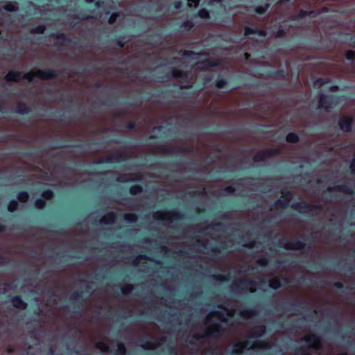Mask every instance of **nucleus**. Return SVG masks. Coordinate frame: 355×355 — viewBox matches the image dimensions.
<instances>
[{"label":"nucleus","instance_id":"nucleus-8","mask_svg":"<svg viewBox=\"0 0 355 355\" xmlns=\"http://www.w3.org/2000/svg\"><path fill=\"white\" fill-rule=\"evenodd\" d=\"M282 198L275 200V207L278 209H286L290 206V202L293 199V193L290 190L282 189L281 191Z\"/></svg>","mask_w":355,"mask_h":355},{"label":"nucleus","instance_id":"nucleus-33","mask_svg":"<svg viewBox=\"0 0 355 355\" xmlns=\"http://www.w3.org/2000/svg\"><path fill=\"white\" fill-rule=\"evenodd\" d=\"M227 227V225H225L222 222H216L214 223H211L207 226V229L213 230L216 232H220L221 230H225Z\"/></svg>","mask_w":355,"mask_h":355},{"label":"nucleus","instance_id":"nucleus-59","mask_svg":"<svg viewBox=\"0 0 355 355\" xmlns=\"http://www.w3.org/2000/svg\"><path fill=\"white\" fill-rule=\"evenodd\" d=\"M345 58L349 61L355 60V51L353 50H348L345 53Z\"/></svg>","mask_w":355,"mask_h":355},{"label":"nucleus","instance_id":"nucleus-22","mask_svg":"<svg viewBox=\"0 0 355 355\" xmlns=\"http://www.w3.org/2000/svg\"><path fill=\"white\" fill-rule=\"evenodd\" d=\"M21 71L10 70L6 75L5 80L7 82H19L21 79Z\"/></svg>","mask_w":355,"mask_h":355},{"label":"nucleus","instance_id":"nucleus-5","mask_svg":"<svg viewBox=\"0 0 355 355\" xmlns=\"http://www.w3.org/2000/svg\"><path fill=\"white\" fill-rule=\"evenodd\" d=\"M224 331L222 326L218 323H213L210 328L207 329L204 334H196L193 336V338L196 340H200L202 338L214 337L219 338Z\"/></svg>","mask_w":355,"mask_h":355},{"label":"nucleus","instance_id":"nucleus-50","mask_svg":"<svg viewBox=\"0 0 355 355\" xmlns=\"http://www.w3.org/2000/svg\"><path fill=\"white\" fill-rule=\"evenodd\" d=\"M95 346L97 349H100L103 352H110V347L105 342L99 341L96 343Z\"/></svg>","mask_w":355,"mask_h":355},{"label":"nucleus","instance_id":"nucleus-48","mask_svg":"<svg viewBox=\"0 0 355 355\" xmlns=\"http://www.w3.org/2000/svg\"><path fill=\"white\" fill-rule=\"evenodd\" d=\"M227 85L228 81L223 78H218L214 83V86L218 89H223Z\"/></svg>","mask_w":355,"mask_h":355},{"label":"nucleus","instance_id":"nucleus-25","mask_svg":"<svg viewBox=\"0 0 355 355\" xmlns=\"http://www.w3.org/2000/svg\"><path fill=\"white\" fill-rule=\"evenodd\" d=\"M267 75L268 77L275 78H285L288 76V73L284 69H278V70H268L267 71Z\"/></svg>","mask_w":355,"mask_h":355},{"label":"nucleus","instance_id":"nucleus-55","mask_svg":"<svg viewBox=\"0 0 355 355\" xmlns=\"http://www.w3.org/2000/svg\"><path fill=\"white\" fill-rule=\"evenodd\" d=\"M166 354L164 355H177V350L173 344L168 345L165 349Z\"/></svg>","mask_w":355,"mask_h":355},{"label":"nucleus","instance_id":"nucleus-12","mask_svg":"<svg viewBox=\"0 0 355 355\" xmlns=\"http://www.w3.org/2000/svg\"><path fill=\"white\" fill-rule=\"evenodd\" d=\"M83 291H76L70 296L69 300L71 302L74 308L80 309L84 306Z\"/></svg>","mask_w":355,"mask_h":355},{"label":"nucleus","instance_id":"nucleus-20","mask_svg":"<svg viewBox=\"0 0 355 355\" xmlns=\"http://www.w3.org/2000/svg\"><path fill=\"white\" fill-rule=\"evenodd\" d=\"M130 174H123L119 175L116 178V181L121 183H126L128 182H142L143 175L141 174H137L135 178H130Z\"/></svg>","mask_w":355,"mask_h":355},{"label":"nucleus","instance_id":"nucleus-30","mask_svg":"<svg viewBox=\"0 0 355 355\" xmlns=\"http://www.w3.org/2000/svg\"><path fill=\"white\" fill-rule=\"evenodd\" d=\"M105 14L106 15H110V16L108 19V24L110 25L114 24L115 22L116 21L117 19L119 17H121V16H123V13L121 12L117 11V12H114L112 13H110V11L108 10L105 11Z\"/></svg>","mask_w":355,"mask_h":355},{"label":"nucleus","instance_id":"nucleus-56","mask_svg":"<svg viewBox=\"0 0 355 355\" xmlns=\"http://www.w3.org/2000/svg\"><path fill=\"white\" fill-rule=\"evenodd\" d=\"M124 40V37L121 36V35H117L116 36V38L114 40V42L116 43V44L120 48V49H123L125 45V42L123 41Z\"/></svg>","mask_w":355,"mask_h":355},{"label":"nucleus","instance_id":"nucleus-49","mask_svg":"<svg viewBox=\"0 0 355 355\" xmlns=\"http://www.w3.org/2000/svg\"><path fill=\"white\" fill-rule=\"evenodd\" d=\"M194 23L191 20L188 19L182 23L180 28L184 31H189L194 27Z\"/></svg>","mask_w":355,"mask_h":355},{"label":"nucleus","instance_id":"nucleus-53","mask_svg":"<svg viewBox=\"0 0 355 355\" xmlns=\"http://www.w3.org/2000/svg\"><path fill=\"white\" fill-rule=\"evenodd\" d=\"M198 15L202 19L210 18L209 12L206 8H200L198 12Z\"/></svg>","mask_w":355,"mask_h":355},{"label":"nucleus","instance_id":"nucleus-62","mask_svg":"<svg viewBox=\"0 0 355 355\" xmlns=\"http://www.w3.org/2000/svg\"><path fill=\"white\" fill-rule=\"evenodd\" d=\"M214 279L217 281L226 282L230 279V275H214Z\"/></svg>","mask_w":355,"mask_h":355},{"label":"nucleus","instance_id":"nucleus-54","mask_svg":"<svg viewBox=\"0 0 355 355\" xmlns=\"http://www.w3.org/2000/svg\"><path fill=\"white\" fill-rule=\"evenodd\" d=\"M253 162L255 163L263 162L266 160V157L264 155L263 151H260L257 153L252 158Z\"/></svg>","mask_w":355,"mask_h":355},{"label":"nucleus","instance_id":"nucleus-18","mask_svg":"<svg viewBox=\"0 0 355 355\" xmlns=\"http://www.w3.org/2000/svg\"><path fill=\"white\" fill-rule=\"evenodd\" d=\"M327 191H329V192L339 191V192H342L343 193L349 194V195H352L354 193V191L352 189L351 187L347 183H344L343 184L335 185L332 187H328Z\"/></svg>","mask_w":355,"mask_h":355},{"label":"nucleus","instance_id":"nucleus-42","mask_svg":"<svg viewBox=\"0 0 355 355\" xmlns=\"http://www.w3.org/2000/svg\"><path fill=\"white\" fill-rule=\"evenodd\" d=\"M210 315L211 316L217 317L219 319V320L222 322L225 323L228 321V319L225 315V314L218 310H214V311H211Z\"/></svg>","mask_w":355,"mask_h":355},{"label":"nucleus","instance_id":"nucleus-1","mask_svg":"<svg viewBox=\"0 0 355 355\" xmlns=\"http://www.w3.org/2000/svg\"><path fill=\"white\" fill-rule=\"evenodd\" d=\"M189 73L177 68H171L170 71L163 76L157 77V82L163 83L168 81L172 78H181L184 80V83L180 85V89H190L192 87L191 78H189Z\"/></svg>","mask_w":355,"mask_h":355},{"label":"nucleus","instance_id":"nucleus-24","mask_svg":"<svg viewBox=\"0 0 355 355\" xmlns=\"http://www.w3.org/2000/svg\"><path fill=\"white\" fill-rule=\"evenodd\" d=\"M168 214L169 216L165 218L168 221H172L173 220H183L185 218V214L177 209L171 210Z\"/></svg>","mask_w":355,"mask_h":355},{"label":"nucleus","instance_id":"nucleus-43","mask_svg":"<svg viewBox=\"0 0 355 355\" xmlns=\"http://www.w3.org/2000/svg\"><path fill=\"white\" fill-rule=\"evenodd\" d=\"M127 352V349L125 344L122 342H119L117 343V349L115 351V355H125Z\"/></svg>","mask_w":355,"mask_h":355},{"label":"nucleus","instance_id":"nucleus-37","mask_svg":"<svg viewBox=\"0 0 355 355\" xmlns=\"http://www.w3.org/2000/svg\"><path fill=\"white\" fill-rule=\"evenodd\" d=\"M268 286L273 290H277L282 286V284L279 278L273 277L269 280Z\"/></svg>","mask_w":355,"mask_h":355},{"label":"nucleus","instance_id":"nucleus-57","mask_svg":"<svg viewBox=\"0 0 355 355\" xmlns=\"http://www.w3.org/2000/svg\"><path fill=\"white\" fill-rule=\"evenodd\" d=\"M286 35V29L284 26H279L276 31V37H284Z\"/></svg>","mask_w":355,"mask_h":355},{"label":"nucleus","instance_id":"nucleus-10","mask_svg":"<svg viewBox=\"0 0 355 355\" xmlns=\"http://www.w3.org/2000/svg\"><path fill=\"white\" fill-rule=\"evenodd\" d=\"M55 196L54 192L51 189L42 191L41 198H37L34 202V206L37 210H42L46 206V200H51Z\"/></svg>","mask_w":355,"mask_h":355},{"label":"nucleus","instance_id":"nucleus-3","mask_svg":"<svg viewBox=\"0 0 355 355\" xmlns=\"http://www.w3.org/2000/svg\"><path fill=\"white\" fill-rule=\"evenodd\" d=\"M59 72L55 69L37 70L36 72L29 71L24 74L22 78L28 82H32L34 77L42 80H48L57 78Z\"/></svg>","mask_w":355,"mask_h":355},{"label":"nucleus","instance_id":"nucleus-26","mask_svg":"<svg viewBox=\"0 0 355 355\" xmlns=\"http://www.w3.org/2000/svg\"><path fill=\"white\" fill-rule=\"evenodd\" d=\"M161 151L166 153H174L175 152H181V153H190L191 152V148L179 146L176 148H162L160 149Z\"/></svg>","mask_w":355,"mask_h":355},{"label":"nucleus","instance_id":"nucleus-63","mask_svg":"<svg viewBox=\"0 0 355 355\" xmlns=\"http://www.w3.org/2000/svg\"><path fill=\"white\" fill-rule=\"evenodd\" d=\"M256 33V28H252L251 27H249V26H245L244 28V35L245 37H248L250 35H252V34H255Z\"/></svg>","mask_w":355,"mask_h":355},{"label":"nucleus","instance_id":"nucleus-36","mask_svg":"<svg viewBox=\"0 0 355 355\" xmlns=\"http://www.w3.org/2000/svg\"><path fill=\"white\" fill-rule=\"evenodd\" d=\"M330 82H332V79L330 78H318L314 81L313 85L315 87L320 88L322 86H324L326 83Z\"/></svg>","mask_w":355,"mask_h":355},{"label":"nucleus","instance_id":"nucleus-6","mask_svg":"<svg viewBox=\"0 0 355 355\" xmlns=\"http://www.w3.org/2000/svg\"><path fill=\"white\" fill-rule=\"evenodd\" d=\"M338 96L322 94L318 98V107L328 111L333 105H336L338 101Z\"/></svg>","mask_w":355,"mask_h":355},{"label":"nucleus","instance_id":"nucleus-2","mask_svg":"<svg viewBox=\"0 0 355 355\" xmlns=\"http://www.w3.org/2000/svg\"><path fill=\"white\" fill-rule=\"evenodd\" d=\"M271 346L272 343L268 341L256 340L252 343L249 340H245L234 344L231 355H241L245 349L270 348Z\"/></svg>","mask_w":355,"mask_h":355},{"label":"nucleus","instance_id":"nucleus-60","mask_svg":"<svg viewBox=\"0 0 355 355\" xmlns=\"http://www.w3.org/2000/svg\"><path fill=\"white\" fill-rule=\"evenodd\" d=\"M257 263L258 265H259L261 267H266L269 263V259L265 257L259 258Z\"/></svg>","mask_w":355,"mask_h":355},{"label":"nucleus","instance_id":"nucleus-45","mask_svg":"<svg viewBox=\"0 0 355 355\" xmlns=\"http://www.w3.org/2000/svg\"><path fill=\"white\" fill-rule=\"evenodd\" d=\"M178 54L187 58H191L194 55H200L199 53L191 50H180L178 51Z\"/></svg>","mask_w":355,"mask_h":355},{"label":"nucleus","instance_id":"nucleus-44","mask_svg":"<svg viewBox=\"0 0 355 355\" xmlns=\"http://www.w3.org/2000/svg\"><path fill=\"white\" fill-rule=\"evenodd\" d=\"M123 219L128 223H132L137 220L138 216L135 213H126L123 215Z\"/></svg>","mask_w":355,"mask_h":355},{"label":"nucleus","instance_id":"nucleus-38","mask_svg":"<svg viewBox=\"0 0 355 355\" xmlns=\"http://www.w3.org/2000/svg\"><path fill=\"white\" fill-rule=\"evenodd\" d=\"M16 197V200L23 203L27 202L29 200V194L26 191H21L18 192Z\"/></svg>","mask_w":355,"mask_h":355},{"label":"nucleus","instance_id":"nucleus-14","mask_svg":"<svg viewBox=\"0 0 355 355\" xmlns=\"http://www.w3.org/2000/svg\"><path fill=\"white\" fill-rule=\"evenodd\" d=\"M303 340L306 343L309 344V347L311 348L318 349L321 346L322 338L315 334H311L304 337Z\"/></svg>","mask_w":355,"mask_h":355},{"label":"nucleus","instance_id":"nucleus-16","mask_svg":"<svg viewBox=\"0 0 355 355\" xmlns=\"http://www.w3.org/2000/svg\"><path fill=\"white\" fill-rule=\"evenodd\" d=\"M116 219L117 213L113 211H110L104 214L101 218L99 223L105 225H113L116 223Z\"/></svg>","mask_w":355,"mask_h":355},{"label":"nucleus","instance_id":"nucleus-28","mask_svg":"<svg viewBox=\"0 0 355 355\" xmlns=\"http://www.w3.org/2000/svg\"><path fill=\"white\" fill-rule=\"evenodd\" d=\"M229 246V244L226 241L220 242L219 247L213 246L210 248L208 253L211 256H215L220 253L223 250H225Z\"/></svg>","mask_w":355,"mask_h":355},{"label":"nucleus","instance_id":"nucleus-61","mask_svg":"<svg viewBox=\"0 0 355 355\" xmlns=\"http://www.w3.org/2000/svg\"><path fill=\"white\" fill-rule=\"evenodd\" d=\"M68 146H69V145H68L67 143L64 141H55L54 142V148H62Z\"/></svg>","mask_w":355,"mask_h":355},{"label":"nucleus","instance_id":"nucleus-35","mask_svg":"<svg viewBox=\"0 0 355 355\" xmlns=\"http://www.w3.org/2000/svg\"><path fill=\"white\" fill-rule=\"evenodd\" d=\"M141 259H146V260H148V261H155L157 264H159V265H162V262L161 261H158V260H155L153 259V258L150 257H148L147 255L146 254H140L139 256H137L133 261H132V264L135 265V266H137L138 265L139 262V260Z\"/></svg>","mask_w":355,"mask_h":355},{"label":"nucleus","instance_id":"nucleus-47","mask_svg":"<svg viewBox=\"0 0 355 355\" xmlns=\"http://www.w3.org/2000/svg\"><path fill=\"white\" fill-rule=\"evenodd\" d=\"M46 29L45 24H40L30 30L31 34H43Z\"/></svg>","mask_w":355,"mask_h":355},{"label":"nucleus","instance_id":"nucleus-39","mask_svg":"<svg viewBox=\"0 0 355 355\" xmlns=\"http://www.w3.org/2000/svg\"><path fill=\"white\" fill-rule=\"evenodd\" d=\"M286 141L290 144H297L300 141V137L295 132H289L286 136Z\"/></svg>","mask_w":355,"mask_h":355},{"label":"nucleus","instance_id":"nucleus-46","mask_svg":"<svg viewBox=\"0 0 355 355\" xmlns=\"http://www.w3.org/2000/svg\"><path fill=\"white\" fill-rule=\"evenodd\" d=\"M269 8H270L269 3H266L263 6H258L255 7L254 12L258 15H264L265 13L267 12Z\"/></svg>","mask_w":355,"mask_h":355},{"label":"nucleus","instance_id":"nucleus-9","mask_svg":"<svg viewBox=\"0 0 355 355\" xmlns=\"http://www.w3.org/2000/svg\"><path fill=\"white\" fill-rule=\"evenodd\" d=\"M129 159V155L125 152H121L116 155L107 156L104 159H97L95 163L97 164H116L121 162L127 161Z\"/></svg>","mask_w":355,"mask_h":355},{"label":"nucleus","instance_id":"nucleus-32","mask_svg":"<svg viewBox=\"0 0 355 355\" xmlns=\"http://www.w3.org/2000/svg\"><path fill=\"white\" fill-rule=\"evenodd\" d=\"M258 314L259 312L255 309H244L240 311V315L243 318H250Z\"/></svg>","mask_w":355,"mask_h":355},{"label":"nucleus","instance_id":"nucleus-41","mask_svg":"<svg viewBox=\"0 0 355 355\" xmlns=\"http://www.w3.org/2000/svg\"><path fill=\"white\" fill-rule=\"evenodd\" d=\"M143 191V187L140 184H134L130 187L129 193L132 196L141 193Z\"/></svg>","mask_w":355,"mask_h":355},{"label":"nucleus","instance_id":"nucleus-17","mask_svg":"<svg viewBox=\"0 0 355 355\" xmlns=\"http://www.w3.org/2000/svg\"><path fill=\"white\" fill-rule=\"evenodd\" d=\"M202 65V69L204 71H211L214 67H218L221 65V61L219 59H205L198 63Z\"/></svg>","mask_w":355,"mask_h":355},{"label":"nucleus","instance_id":"nucleus-31","mask_svg":"<svg viewBox=\"0 0 355 355\" xmlns=\"http://www.w3.org/2000/svg\"><path fill=\"white\" fill-rule=\"evenodd\" d=\"M15 112L19 114H28L31 112V108L27 106L24 103H20L15 107Z\"/></svg>","mask_w":355,"mask_h":355},{"label":"nucleus","instance_id":"nucleus-15","mask_svg":"<svg viewBox=\"0 0 355 355\" xmlns=\"http://www.w3.org/2000/svg\"><path fill=\"white\" fill-rule=\"evenodd\" d=\"M257 286V282L253 279H246L242 281L236 282L232 288L235 291H247L248 286Z\"/></svg>","mask_w":355,"mask_h":355},{"label":"nucleus","instance_id":"nucleus-64","mask_svg":"<svg viewBox=\"0 0 355 355\" xmlns=\"http://www.w3.org/2000/svg\"><path fill=\"white\" fill-rule=\"evenodd\" d=\"M257 245V241L254 239L249 241L247 243H245L243 246L247 248L252 249L255 248Z\"/></svg>","mask_w":355,"mask_h":355},{"label":"nucleus","instance_id":"nucleus-29","mask_svg":"<svg viewBox=\"0 0 355 355\" xmlns=\"http://www.w3.org/2000/svg\"><path fill=\"white\" fill-rule=\"evenodd\" d=\"M53 37L55 40H60L62 41V43L60 44L61 46H64L65 43H73L72 40L67 34L64 33L57 32L53 35Z\"/></svg>","mask_w":355,"mask_h":355},{"label":"nucleus","instance_id":"nucleus-51","mask_svg":"<svg viewBox=\"0 0 355 355\" xmlns=\"http://www.w3.org/2000/svg\"><path fill=\"white\" fill-rule=\"evenodd\" d=\"M19 203L16 200H11L8 205V211L10 213H14L18 208Z\"/></svg>","mask_w":355,"mask_h":355},{"label":"nucleus","instance_id":"nucleus-34","mask_svg":"<svg viewBox=\"0 0 355 355\" xmlns=\"http://www.w3.org/2000/svg\"><path fill=\"white\" fill-rule=\"evenodd\" d=\"M263 151L266 157V159L273 156L278 155L281 153L280 150L277 148H270Z\"/></svg>","mask_w":355,"mask_h":355},{"label":"nucleus","instance_id":"nucleus-7","mask_svg":"<svg viewBox=\"0 0 355 355\" xmlns=\"http://www.w3.org/2000/svg\"><path fill=\"white\" fill-rule=\"evenodd\" d=\"M279 244L286 250H302L306 249L309 250L311 249V245H307L305 242L297 239H291L285 243L281 240Z\"/></svg>","mask_w":355,"mask_h":355},{"label":"nucleus","instance_id":"nucleus-27","mask_svg":"<svg viewBox=\"0 0 355 355\" xmlns=\"http://www.w3.org/2000/svg\"><path fill=\"white\" fill-rule=\"evenodd\" d=\"M316 12L315 10H306L304 9H301L299 12L293 17V19L295 20H301L307 16L316 15Z\"/></svg>","mask_w":355,"mask_h":355},{"label":"nucleus","instance_id":"nucleus-52","mask_svg":"<svg viewBox=\"0 0 355 355\" xmlns=\"http://www.w3.org/2000/svg\"><path fill=\"white\" fill-rule=\"evenodd\" d=\"M134 290V286L128 284L121 288V292L124 295H128Z\"/></svg>","mask_w":355,"mask_h":355},{"label":"nucleus","instance_id":"nucleus-58","mask_svg":"<svg viewBox=\"0 0 355 355\" xmlns=\"http://www.w3.org/2000/svg\"><path fill=\"white\" fill-rule=\"evenodd\" d=\"M164 92L161 89L157 90H150L147 92V94L149 97H157L162 94Z\"/></svg>","mask_w":355,"mask_h":355},{"label":"nucleus","instance_id":"nucleus-4","mask_svg":"<svg viewBox=\"0 0 355 355\" xmlns=\"http://www.w3.org/2000/svg\"><path fill=\"white\" fill-rule=\"evenodd\" d=\"M291 208L301 214L312 213L317 215L322 211V206L320 205L309 203L305 200L295 202L291 205Z\"/></svg>","mask_w":355,"mask_h":355},{"label":"nucleus","instance_id":"nucleus-19","mask_svg":"<svg viewBox=\"0 0 355 355\" xmlns=\"http://www.w3.org/2000/svg\"><path fill=\"white\" fill-rule=\"evenodd\" d=\"M266 331H267V327L266 325H264V324L256 325L252 328V331L249 335V338H257L261 337L266 333Z\"/></svg>","mask_w":355,"mask_h":355},{"label":"nucleus","instance_id":"nucleus-21","mask_svg":"<svg viewBox=\"0 0 355 355\" xmlns=\"http://www.w3.org/2000/svg\"><path fill=\"white\" fill-rule=\"evenodd\" d=\"M10 302L12 305L16 308L21 310H26L27 309L28 304L25 302L20 295H14L10 298Z\"/></svg>","mask_w":355,"mask_h":355},{"label":"nucleus","instance_id":"nucleus-40","mask_svg":"<svg viewBox=\"0 0 355 355\" xmlns=\"http://www.w3.org/2000/svg\"><path fill=\"white\" fill-rule=\"evenodd\" d=\"M2 9L6 12H16L18 10L17 3L8 2L2 6Z\"/></svg>","mask_w":355,"mask_h":355},{"label":"nucleus","instance_id":"nucleus-13","mask_svg":"<svg viewBox=\"0 0 355 355\" xmlns=\"http://www.w3.org/2000/svg\"><path fill=\"white\" fill-rule=\"evenodd\" d=\"M141 341L142 342V343L141 344V347L143 349H153L157 347L164 345L166 341V338L163 336L159 338V339H156L154 342L144 339H142Z\"/></svg>","mask_w":355,"mask_h":355},{"label":"nucleus","instance_id":"nucleus-23","mask_svg":"<svg viewBox=\"0 0 355 355\" xmlns=\"http://www.w3.org/2000/svg\"><path fill=\"white\" fill-rule=\"evenodd\" d=\"M282 308L286 310H293L296 308L303 309L304 306V303L302 302H299L297 300H291L284 303V306Z\"/></svg>","mask_w":355,"mask_h":355},{"label":"nucleus","instance_id":"nucleus-11","mask_svg":"<svg viewBox=\"0 0 355 355\" xmlns=\"http://www.w3.org/2000/svg\"><path fill=\"white\" fill-rule=\"evenodd\" d=\"M353 123H354L353 117L351 116H347V115L341 116L338 121V125L340 129L343 132H346V133H349V132H352Z\"/></svg>","mask_w":355,"mask_h":355}]
</instances>
